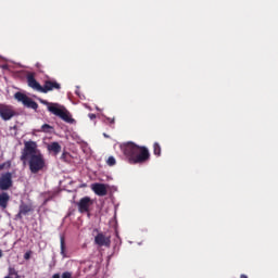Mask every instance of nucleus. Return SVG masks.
Instances as JSON below:
<instances>
[{
  "label": "nucleus",
  "mask_w": 278,
  "mask_h": 278,
  "mask_svg": "<svg viewBox=\"0 0 278 278\" xmlns=\"http://www.w3.org/2000/svg\"><path fill=\"white\" fill-rule=\"evenodd\" d=\"M106 121L111 124V125H114V123H115V119L114 118H106Z\"/></svg>",
  "instance_id": "26"
},
{
  "label": "nucleus",
  "mask_w": 278,
  "mask_h": 278,
  "mask_svg": "<svg viewBox=\"0 0 278 278\" xmlns=\"http://www.w3.org/2000/svg\"><path fill=\"white\" fill-rule=\"evenodd\" d=\"M1 257H3V250L2 249H0V260H1Z\"/></svg>",
  "instance_id": "28"
},
{
  "label": "nucleus",
  "mask_w": 278,
  "mask_h": 278,
  "mask_svg": "<svg viewBox=\"0 0 278 278\" xmlns=\"http://www.w3.org/2000/svg\"><path fill=\"white\" fill-rule=\"evenodd\" d=\"M27 84L29 88H33V90H36L37 92H42V86L38 80H36V77L34 75H28L27 76Z\"/></svg>",
  "instance_id": "11"
},
{
  "label": "nucleus",
  "mask_w": 278,
  "mask_h": 278,
  "mask_svg": "<svg viewBox=\"0 0 278 278\" xmlns=\"http://www.w3.org/2000/svg\"><path fill=\"white\" fill-rule=\"evenodd\" d=\"M88 116L90 121H94V118H97V115L94 113H90Z\"/></svg>",
  "instance_id": "25"
},
{
  "label": "nucleus",
  "mask_w": 278,
  "mask_h": 278,
  "mask_svg": "<svg viewBox=\"0 0 278 278\" xmlns=\"http://www.w3.org/2000/svg\"><path fill=\"white\" fill-rule=\"evenodd\" d=\"M61 278H73V273H71V271H64V273L61 275Z\"/></svg>",
  "instance_id": "23"
},
{
  "label": "nucleus",
  "mask_w": 278,
  "mask_h": 278,
  "mask_svg": "<svg viewBox=\"0 0 278 278\" xmlns=\"http://www.w3.org/2000/svg\"><path fill=\"white\" fill-rule=\"evenodd\" d=\"M48 201H49V199H46V200H45V204H46Z\"/></svg>",
  "instance_id": "30"
},
{
  "label": "nucleus",
  "mask_w": 278,
  "mask_h": 278,
  "mask_svg": "<svg viewBox=\"0 0 278 278\" xmlns=\"http://www.w3.org/2000/svg\"><path fill=\"white\" fill-rule=\"evenodd\" d=\"M14 116H16V111L12 105L0 103V118H2V121H12Z\"/></svg>",
  "instance_id": "5"
},
{
  "label": "nucleus",
  "mask_w": 278,
  "mask_h": 278,
  "mask_svg": "<svg viewBox=\"0 0 278 278\" xmlns=\"http://www.w3.org/2000/svg\"><path fill=\"white\" fill-rule=\"evenodd\" d=\"M48 151H50L51 153H53L54 155H58L59 153H61L62 151V146H60L58 143V141L51 142L48 146Z\"/></svg>",
  "instance_id": "13"
},
{
  "label": "nucleus",
  "mask_w": 278,
  "mask_h": 278,
  "mask_svg": "<svg viewBox=\"0 0 278 278\" xmlns=\"http://www.w3.org/2000/svg\"><path fill=\"white\" fill-rule=\"evenodd\" d=\"M10 203V194L8 192L0 193V207L1 210H7Z\"/></svg>",
  "instance_id": "12"
},
{
  "label": "nucleus",
  "mask_w": 278,
  "mask_h": 278,
  "mask_svg": "<svg viewBox=\"0 0 278 278\" xmlns=\"http://www.w3.org/2000/svg\"><path fill=\"white\" fill-rule=\"evenodd\" d=\"M60 242H61V255L63 257H66V242H65L64 236H61Z\"/></svg>",
  "instance_id": "16"
},
{
  "label": "nucleus",
  "mask_w": 278,
  "mask_h": 278,
  "mask_svg": "<svg viewBox=\"0 0 278 278\" xmlns=\"http://www.w3.org/2000/svg\"><path fill=\"white\" fill-rule=\"evenodd\" d=\"M91 190L98 197H105L108 194V187L104 184L96 182L91 186Z\"/></svg>",
  "instance_id": "10"
},
{
  "label": "nucleus",
  "mask_w": 278,
  "mask_h": 278,
  "mask_svg": "<svg viewBox=\"0 0 278 278\" xmlns=\"http://www.w3.org/2000/svg\"><path fill=\"white\" fill-rule=\"evenodd\" d=\"M12 185V173L7 172L0 176V190H10Z\"/></svg>",
  "instance_id": "7"
},
{
  "label": "nucleus",
  "mask_w": 278,
  "mask_h": 278,
  "mask_svg": "<svg viewBox=\"0 0 278 278\" xmlns=\"http://www.w3.org/2000/svg\"><path fill=\"white\" fill-rule=\"evenodd\" d=\"M153 153L154 155H156V157H160V155H162V147L157 142H154L153 144Z\"/></svg>",
  "instance_id": "17"
},
{
  "label": "nucleus",
  "mask_w": 278,
  "mask_h": 278,
  "mask_svg": "<svg viewBox=\"0 0 278 278\" xmlns=\"http://www.w3.org/2000/svg\"><path fill=\"white\" fill-rule=\"evenodd\" d=\"M68 152H63L61 155V160L62 162H68Z\"/></svg>",
  "instance_id": "22"
},
{
  "label": "nucleus",
  "mask_w": 278,
  "mask_h": 278,
  "mask_svg": "<svg viewBox=\"0 0 278 278\" xmlns=\"http://www.w3.org/2000/svg\"><path fill=\"white\" fill-rule=\"evenodd\" d=\"M240 278H249L247 275L242 274Z\"/></svg>",
  "instance_id": "29"
},
{
  "label": "nucleus",
  "mask_w": 278,
  "mask_h": 278,
  "mask_svg": "<svg viewBox=\"0 0 278 278\" xmlns=\"http://www.w3.org/2000/svg\"><path fill=\"white\" fill-rule=\"evenodd\" d=\"M16 101H20L21 103H23V105H25V102L27 101V99L29 97H27V94L23 93V92H16L14 94Z\"/></svg>",
  "instance_id": "15"
},
{
  "label": "nucleus",
  "mask_w": 278,
  "mask_h": 278,
  "mask_svg": "<svg viewBox=\"0 0 278 278\" xmlns=\"http://www.w3.org/2000/svg\"><path fill=\"white\" fill-rule=\"evenodd\" d=\"M49 129H51V126L49 124H43L41 126V130L45 131L46 134H49Z\"/></svg>",
  "instance_id": "21"
},
{
  "label": "nucleus",
  "mask_w": 278,
  "mask_h": 278,
  "mask_svg": "<svg viewBox=\"0 0 278 278\" xmlns=\"http://www.w3.org/2000/svg\"><path fill=\"white\" fill-rule=\"evenodd\" d=\"M121 149L129 164H146V162L151 160V153L148 147L138 146L132 141H128L123 143Z\"/></svg>",
  "instance_id": "2"
},
{
  "label": "nucleus",
  "mask_w": 278,
  "mask_h": 278,
  "mask_svg": "<svg viewBox=\"0 0 278 278\" xmlns=\"http://www.w3.org/2000/svg\"><path fill=\"white\" fill-rule=\"evenodd\" d=\"M11 167H12V161H7V162L0 164V170H5Z\"/></svg>",
  "instance_id": "18"
},
{
  "label": "nucleus",
  "mask_w": 278,
  "mask_h": 278,
  "mask_svg": "<svg viewBox=\"0 0 278 278\" xmlns=\"http://www.w3.org/2000/svg\"><path fill=\"white\" fill-rule=\"evenodd\" d=\"M21 161L28 162V168L33 175H38V173L47 168V160H45V155L38 151L36 141H26L24 143Z\"/></svg>",
  "instance_id": "1"
},
{
  "label": "nucleus",
  "mask_w": 278,
  "mask_h": 278,
  "mask_svg": "<svg viewBox=\"0 0 278 278\" xmlns=\"http://www.w3.org/2000/svg\"><path fill=\"white\" fill-rule=\"evenodd\" d=\"M108 166H115L116 165V159L114 156H109L106 161Z\"/></svg>",
  "instance_id": "19"
},
{
  "label": "nucleus",
  "mask_w": 278,
  "mask_h": 278,
  "mask_svg": "<svg viewBox=\"0 0 278 278\" xmlns=\"http://www.w3.org/2000/svg\"><path fill=\"white\" fill-rule=\"evenodd\" d=\"M24 105L26 108H30V110H38V103L31 100V98H27L26 102H24Z\"/></svg>",
  "instance_id": "14"
},
{
  "label": "nucleus",
  "mask_w": 278,
  "mask_h": 278,
  "mask_svg": "<svg viewBox=\"0 0 278 278\" xmlns=\"http://www.w3.org/2000/svg\"><path fill=\"white\" fill-rule=\"evenodd\" d=\"M94 244H97L98 247L110 248V244H112V240L110 237L105 236L103 232H98V235L94 237Z\"/></svg>",
  "instance_id": "8"
},
{
  "label": "nucleus",
  "mask_w": 278,
  "mask_h": 278,
  "mask_svg": "<svg viewBox=\"0 0 278 278\" xmlns=\"http://www.w3.org/2000/svg\"><path fill=\"white\" fill-rule=\"evenodd\" d=\"M39 103L42 105H47L48 112H51V114H54V116H58L61 118V121H64V123H70L73 125L75 123V119L71 115V112L66 110V108L60 105L59 103L49 102L47 100L39 99Z\"/></svg>",
  "instance_id": "3"
},
{
  "label": "nucleus",
  "mask_w": 278,
  "mask_h": 278,
  "mask_svg": "<svg viewBox=\"0 0 278 278\" xmlns=\"http://www.w3.org/2000/svg\"><path fill=\"white\" fill-rule=\"evenodd\" d=\"M62 85L58 83L55 79H51L50 77H47V79L43 81V86H41V92L43 94H47V92H51L53 90H61Z\"/></svg>",
  "instance_id": "4"
},
{
  "label": "nucleus",
  "mask_w": 278,
  "mask_h": 278,
  "mask_svg": "<svg viewBox=\"0 0 278 278\" xmlns=\"http://www.w3.org/2000/svg\"><path fill=\"white\" fill-rule=\"evenodd\" d=\"M61 276H60V274H54L53 276H52V278H60Z\"/></svg>",
  "instance_id": "27"
},
{
  "label": "nucleus",
  "mask_w": 278,
  "mask_h": 278,
  "mask_svg": "<svg viewBox=\"0 0 278 278\" xmlns=\"http://www.w3.org/2000/svg\"><path fill=\"white\" fill-rule=\"evenodd\" d=\"M33 210H34V205L22 202L20 204V211L15 215V218H17L18 220H23V216H27V214H29V212H31Z\"/></svg>",
  "instance_id": "9"
},
{
  "label": "nucleus",
  "mask_w": 278,
  "mask_h": 278,
  "mask_svg": "<svg viewBox=\"0 0 278 278\" xmlns=\"http://www.w3.org/2000/svg\"><path fill=\"white\" fill-rule=\"evenodd\" d=\"M94 201L90 199V197H84L81 198L77 203L78 212L80 214H89L90 213V206L93 205Z\"/></svg>",
  "instance_id": "6"
},
{
  "label": "nucleus",
  "mask_w": 278,
  "mask_h": 278,
  "mask_svg": "<svg viewBox=\"0 0 278 278\" xmlns=\"http://www.w3.org/2000/svg\"><path fill=\"white\" fill-rule=\"evenodd\" d=\"M36 68L42 73V64L41 63H36Z\"/></svg>",
  "instance_id": "24"
},
{
  "label": "nucleus",
  "mask_w": 278,
  "mask_h": 278,
  "mask_svg": "<svg viewBox=\"0 0 278 278\" xmlns=\"http://www.w3.org/2000/svg\"><path fill=\"white\" fill-rule=\"evenodd\" d=\"M34 254V252L31 250L27 251L25 254H24V260L28 261V260H31V255Z\"/></svg>",
  "instance_id": "20"
}]
</instances>
